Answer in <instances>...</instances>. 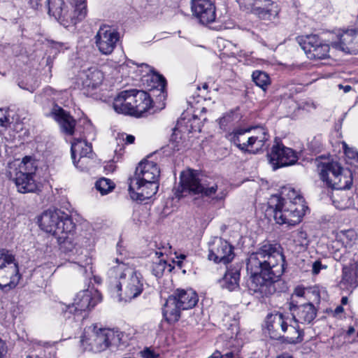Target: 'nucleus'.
I'll list each match as a JSON object with an SVG mask.
<instances>
[{
    "label": "nucleus",
    "mask_w": 358,
    "mask_h": 358,
    "mask_svg": "<svg viewBox=\"0 0 358 358\" xmlns=\"http://www.w3.org/2000/svg\"><path fill=\"white\" fill-rule=\"evenodd\" d=\"M285 256L276 245L266 243L261 245L247 259L249 292L258 299L273 294L276 292L275 285L285 271Z\"/></svg>",
    "instance_id": "1"
},
{
    "label": "nucleus",
    "mask_w": 358,
    "mask_h": 358,
    "mask_svg": "<svg viewBox=\"0 0 358 358\" xmlns=\"http://www.w3.org/2000/svg\"><path fill=\"white\" fill-rule=\"evenodd\" d=\"M38 223L42 230L52 234L57 238L65 252H71L73 255H76L73 260L80 267L83 273L87 272V266L92 269L90 266L92 259L88 257L87 250L78 247V243H74L73 231L76 224L69 215L59 209H48L41 214Z\"/></svg>",
    "instance_id": "2"
},
{
    "label": "nucleus",
    "mask_w": 358,
    "mask_h": 358,
    "mask_svg": "<svg viewBox=\"0 0 358 358\" xmlns=\"http://www.w3.org/2000/svg\"><path fill=\"white\" fill-rule=\"evenodd\" d=\"M117 265L108 272L110 286L115 292L119 301H130L143 290V278L141 273L115 259Z\"/></svg>",
    "instance_id": "3"
},
{
    "label": "nucleus",
    "mask_w": 358,
    "mask_h": 358,
    "mask_svg": "<svg viewBox=\"0 0 358 358\" xmlns=\"http://www.w3.org/2000/svg\"><path fill=\"white\" fill-rule=\"evenodd\" d=\"M160 170L157 163L141 162L133 177L129 179V194L134 201H143L154 196L159 188Z\"/></svg>",
    "instance_id": "4"
},
{
    "label": "nucleus",
    "mask_w": 358,
    "mask_h": 358,
    "mask_svg": "<svg viewBox=\"0 0 358 358\" xmlns=\"http://www.w3.org/2000/svg\"><path fill=\"white\" fill-rule=\"evenodd\" d=\"M287 198L273 195L268 201L267 212L273 213L279 224L295 225L299 223L305 214L304 200L294 189H289Z\"/></svg>",
    "instance_id": "5"
},
{
    "label": "nucleus",
    "mask_w": 358,
    "mask_h": 358,
    "mask_svg": "<svg viewBox=\"0 0 358 358\" xmlns=\"http://www.w3.org/2000/svg\"><path fill=\"white\" fill-rule=\"evenodd\" d=\"M37 165L31 157H24L21 162L15 160L8 166L7 176L22 194L35 192L38 185L34 179Z\"/></svg>",
    "instance_id": "6"
},
{
    "label": "nucleus",
    "mask_w": 358,
    "mask_h": 358,
    "mask_svg": "<svg viewBox=\"0 0 358 358\" xmlns=\"http://www.w3.org/2000/svg\"><path fill=\"white\" fill-rule=\"evenodd\" d=\"M180 183L184 190L190 194L200 195L201 197L212 198L217 201L224 200L227 196L224 189H220L217 184L206 177H200L194 171L182 173Z\"/></svg>",
    "instance_id": "7"
},
{
    "label": "nucleus",
    "mask_w": 358,
    "mask_h": 358,
    "mask_svg": "<svg viewBox=\"0 0 358 358\" xmlns=\"http://www.w3.org/2000/svg\"><path fill=\"white\" fill-rule=\"evenodd\" d=\"M291 319L282 313L275 312L268 314L265 320V326L271 338L279 340L285 337L286 341L292 344L301 343L303 341V331L299 329L298 324L293 326L288 324Z\"/></svg>",
    "instance_id": "8"
},
{
    "label": "nucleus",
    "mask_w": 358,
    "mask_h": 358,
    "mask_svg": "<svg viewBox=\"0 0 358 358\" xmlns=\"http://www.w3.org/2000/svg\"><path fill=\"white\" fill-rule=\"evenodd\" d=\"M198 295L192 289H177L166 299L162 308L163 316L169 323L179 320L181 310L194 308L198 302Z\"/></svg>",
    "instance_id": "9"
},
{
    "label": "nucleus",
    "mask_w": 358,
    "mask_h": 358,
    "mask_svg": "<svg viewBox=\"0 0 358 358\" xmlns=\"http://www.w3.org/2000/svg\"><path fill=\"white\" fill-rule=\"evenodd\" d=\"M20 278L15 256L6 249H0V289L7 292L15 288Z\"/></svg>",
    "instance_id": "10"
},
{
    "label": "nucleus",
    "mask_w": 358,
    "mask_h": 358,
    "mask_svg": "<svg viewBox=\"0 0 358 358\" xmlns=\"http://www.w3.org/2000/svg\"><path fill=\"white\" fill-rule=\"evenodd\" d=\"M66 3V0H47L49 15L57 20L71 22L73 24H76L85 18L87 10L80 11L74 7L73 2L69 3L70 6Z\"/></svg>",
    "instance_id": "11"
},
{
    "label": "nucleus",
    "mask_w": 358,
    "mask_h": 358,
    "mask_svg": "<svg viewBox=\"0 0 358 358\" xmlns=\"http://www.w3.org/2000/svg\"><path fill=\"white\" fill-rule=\"evenodd\" d=\"M101 301V294L96 289H85L78 292L71 305L59 303L58 308L63 313H72L76 315L94 308Z\"/></svg>",
    "instance_id": "12"
},
{
    "label": "nucleus",
    "mask_w": 358,
    "mask_h": 358,
    "mask_svg": "<svg viewBox=\"0 0 358 358\" xmlns=\"http://www.w3.org/2000/svg\"><path fill=\"white\" fill-rule=\"evenodd\" d=\"M241 8L250 13L262 20H271L275 17L278 11L273 7L274 2L272 0H236Z\"/></svg>",
    "instance_id": "13"
},
{
    "label": "nucleus",
    "mask_w": 358,
    "mask_h": 358,
    "mask_svg": "<svg viewBox=\"0 0 358 358\" xmlns=\"http://www.w3.org/2000/svg\"><path fill=\"white\" fill-rule=\"evenodd\" d=\"M268 158L273 170L294 164L298 160L296 152L282 143L273 145Z\"/></svg>",
    "instance_id": "14"
},
{
    "label": "nucleus",
    "mask_w": 358,
    "mask_h": 358,
    "mask_svg": "<svg viewBox=\"0 0 358 358\" xmlns=\"http://www.w3.org/2000/svg\"><path fill=\"white\" fill-rule=\"evenodd\" d=\"M48 104L43 106L45 115L56 120L65 134L73 135L76 126V120L73 117L54 101L48 100Z\"/></svg>",
    "instance_id": "15"
},
{
    "label": "nucleus",
    "mask_w": 358,
    "mask_h": 358,
    "mask_svg": "<svg viewBox=\"0 0 358 358\" xmlns=\"http://www.w3.org/2000/svg\"><path fill=\"white\" fill-rule=\"evenodd\" d=\"M208 259L215 263L227 264L234 257V246L222 238H215L209 244Z\"/></svg>",
    "instance_id": "16"
},
{
    "label": "nucleus",
    "mask_w": 358,
    "mask_h": 358,
    "mask_svg": "<svg viewBox=\"0 0 358 358\" xmlns=\"http://www.w3.org/2000/svg\"><path fill=\"white\" fill-rule=\"evenodd\" d=\"M119 33L109 26H101L95 36V43L103 55L111 54L119 41Z\"/></svg>",
    "instance_id": "17"
},
{
    "label": "nucleus",
    "mask_w": 358,
    "mask_h": 358,
    "mask_svg": "<svg viewBox=\"0 0 358 358\" xmlns=\"http://www.w3.org/2000/svg\"><path fill=\"white\" fill-rule=\"evenodd\" d=\"M298 301L292 300L289 303V310L292 320L296 324H310L316 317L317 310L310 302L298 304Z\"/></svg>",
    "instance_id": "18"
},
{
    "label": "nucleus",
    "mask_w": 358,
    "mask_h": 358,
    "mask_svg": "<svg viewBox=\"0 0 358 358\" xmlns=\"http://www.w3.org/2000/svg\"><path fill=\"white\" fill-rule=\"evenodd\" d=\"M191 9L201 24H207L215 20V7L210 0H192Z\"/></svg>",
    "instance_id": "19"
},
{
    "label": "nucleus",
    "mask_w": 358,
    "mask_h": 358,
    "mask_svg": "<svg viewBox=\"0 0 358 358\" xmlns=\"http://www.w3.org/2000/svg\"><path fill=\"white\" fill-rule=\"evenodd\" d=\"M338 41L332 42L331 45L343 52L358 54V30L347 29L338 34Z\"/></svg>",
    "instance_id": "20"
},
{
    "label": "nucleus",
    "mask_w": 358,
    "mask_h": 358,
    "mask_svg": "<svg viewBox=\"0 0 358 358\" xmlns=\"http://www.w3.org/2000/svg\"><path fill=\"white\" fill-rule=\"evenodd\" d=\"M94 352L106 350L110 346H118L122 340V333L109 329H100L96 331Z\"/></svg>",
    "instance_id": "21"
},
{
    "label": "nucleus",
    "mask_w": 358,
    "mask_h": 358,
    "mask_svg": "<svg viewBox=\"0 0 358 358\" xmlns=\"http://www.w3.org/2000/svg\"><path fill=\"white\" fill-rule=\"evenodd\" d=\"M132 91V116L142 117L147 115V113L152 114V100L150 95L143 90H131Z\"/></svg>",
    "instance_id": "22"
},
{
    "label": "nucleus",
    "mask_w": 358,
    "mask_h": 358,
    "mask_svg": "<svg viewBox=\"0 0 358 358\" xmlns=\"http://www.w3.org/2000/svg\"><path fill=\"white\" fill-rule=\"evenodd\" d=\"M82 86L86 93L92 95V91L99 88L103 80V73L96 66L83 70L80 74Z\"/></svg>",
    "instance_id": "23"
},
{
    "label": "nucleus",
    "mask_w": 358,
    "mask_h": 358,
    "mask_svg": "<svg viewBox=\"0 0 358 358\" xmlns=\"http://www.w3.org/2000/svg\"><path fill=\"white\" fill-rule=\"evenodd\" d=\"M249 132L250 137L247 145H250V150L257 153L266 146V143L270 138L267 129L262 126L250 127Z\"/></svg>",
    "instance_id": "24"
},
{
    "label": "nucleus",
    "mask_w": 358,
    "mask_h": 358,
    "mask_svg": "<svg viewBox=\"0 0 358 358\" xmlns=\"http://www.w3.org/2000/svg\"><path fill=\"white\" fill-rule=\"evenodd\" d=\"M71 158L73 164L78 166L77 163H83L86 157H90L92 152L91 144H88L81 138H74L71 148Z\"/></svg>",
    "instance_id": "25"
},
{
    "label": "nucleus",
    "mask_w": 358,
    "mask_h": 358,
    "mask_svg": "<svg viewBox=\"0 0 358 358\" xmlns=\"http://www.w3.org/2000/svg\"><path fill=\"white\" fill-rule=\"evenodd\" d=\"M132 91L124 90L118 94L114 99L113 107L115 112L132 116Z\"/></svg>",
    "instance_id": "26"
},
{
    "label": "nucleus",
    "mask_w": 358,
    "mask_h": 358,
    "mask_svg": "<svg viewBox=\"0 0 358 358\" xmlns=\"http://www.w3.org/2000/svg\"><path fill=\"white\" fill-rule=\"evenodd\" d=\"M249 137V127L247 129H236L227 136V139L243 152L255 154V152L250 150V145H247Z\"/></svg>",
    "instance_id": "27"
},
{
    "label": "nucleus",
    "mask_w": 358,
    "mask_h": 358,
    "mask_svg": "<svg viewBox=\"0 0 358 358\" xmlns=\"http://www.w3.org/2000/svg\"><path fill=\"white\" fill-rule=\"evenodd\" d=\"M343 167L337 162H327L318 164L321 180L329 187V182L340 172Z\"/></svg>",
    "instance_id": "28"
},
{
    "label": "nucleus",
    "mask_w": 358,
    "mask_h": 358,
    "mask_svg": "<svg viewBox=\"0 0 358 358\" xmlns=\"http://www.w3.org/2000/svg\"><path fill=\"white\" fill-rule=\"evenodd\" d=\"M329 182V187L338 190L350 189L352 184V174L349 169H341L337 176Z\"/></svg>",
    "instance_id": "29"
},
{
    "label": "nucleus",
    "mask_w": 358,
    "mask_h": 358,
    "mask_svg": "<svg viewBox=\"0 0 358 358\" xmlns=\"http://www.w3.org/2000/svg\"><path fill=\"white\" fill-rule=\"evenodd\" d=\"M339 285L343 289L355 288L358 286V277L355 268L348 266L343 267Z\"/></svg>",
    "instance_id": "30"
},
{
    "label": "nucleus",
    "mask_w": 358,
    "mask_h": 358,
    "mask_svg": "<svg viewBox=\"0 0 358 358\" xmlns=\"http://www.w3.org/2000/svg\"><path fill=\"white\" fill-rule=\"evenodd\" d=\"M333 203L335 207L339 210L354 208L355 204V195L350 196L347 192H341L334 196Z\"/></svg>",
    "instance_id": "31"
},
{
    "label": "nucleus",
    "mask_w": 358,
    "mask_h": 358,
    "mask_svg": "<svg viewBox=\"0 0 358 358\" xmlns=\"http://www.w3.org/2000/svg\"><path fill=\"white\" fill-rule=\"evenodd\" d=\"M240 271L237 269L228 270L222 281V287L233 291L239 285Z\"/></svg>",
    "instance_id": "32"
},
{
    "label": "nucleus",
    "mask_w": 358,
    "mask_h": 358,
    "mask_svg": "<svg viewBox=\"0 0 358 358\" xmlns=\"http://www.w3.org/2000/svg\"><path fill=\"white\" fill-rule=\"evenodd\" d=\"M150 79L151 82L154 83L150 91H152L153 92H155V90L159 91V96L160 97V99H164L166 97L165 89L166 86V80L165 78L162 75L155 72L152 75Z\"/></svg>",
    "instance_id": "33"
},
{
    "label": "nucleus",
    "mask_w": 358,
    "mask_h": 358,
    "mask_svg": "<svg viewBox=\"0 0 358 358\" xmlns=\"http://www.w3.org/2000/svg\"><path fill=\"white\" fill-rule=\"evenodd\" d=\"M252 78L256 85L262 88L264 91L266 90L267 87L271 83L268 75L264 71H255L252 74Z\"/></svg>",
    "instance_id": "34"
},
{
    "label": "nucleus",
    "mask_w": 358,
    "mask_h": 358,
    "mask_svg": "<svg viewBox=\"0 0 358 358\" xmlns=\"http://www.w3.org/2000/svg\"><path fill=\"white\" fill-rule=\"evenodd\" d=\"M297 41L301 49L304 51L306 55L310 54L311 49L314 46V43H317V35H309L305 36H300L297 38Z\"/></svg>",
    "instance_id": "35"
},
{
    "label": "nucleus",
    "mask_w": 358,
    "mask_h": 358,
    "mask_svg": "<svg viewBox=\"0 0 358 358\" xmlns=\"http://www.w3.org/2000/svg\"><path fill=\"white\" fill-rule=\"evenodd\" d=\"M96 338V334L95 331H91L90 333L85 332L84 336H82L80 339L81 345L85 350L94 352Z\"/></svg>",
    "instance_id": "36"
},
{
    "label": "nucleus",
    "mask_w": 358,
    "mask_h": 358,
    "mask_svg": "<svg viewBox=\"0 0 358 358\" xmlns=\"http://www.w3.org/2000/svg\"><path fill=\"white\" fill-rule=\"evenodd\" d=\"M292 238L296 246L305 249L308 245L307 234L302 229H297L292 233Z\"/></svg>",
    "instance_id": "37"
},
{
    "label": "nucleus",
    "mask_w": 358,
    "mask_h": 358,
    "mask_svg": "<svg viewBox=\"0 0 358 358\" xmlns=\"http://www.w3.org/2000/svg\"><path fill=\"white\" fill-rule=\"evenodd\" d=\"M95 187L102 195H105L114 189L115 184L111 180L102 178L96 182Z\"/></svg>",
    "instance_id": "38"
},
{
    "label": "nucleus",
    "mask_w": 358,
    "mask_h": 358,
    "mask_svg": "<svg viewBox=\"0 0 358 358\" xmlns=\"http://www.w3.org/2000/svg\"><path fill=\"white\" fill-rule=\"evenodd\" d=\"M329 45L322 41L320 46L316 49L313 50V55H308V58L310 59H325L329 57Z\"/></svg>",
    "instance_id": "39"
},
{
    "label": "nucleus",
    "mask_w": 358,
    "mask_h": 358,
    "mask_svg": "<svg viewBox=\"0 0 358 358\" xmlns=\"http://www.w3.org/2000/svg\"><path fill=\"white\" fill-rule=\"evenodd\" d=\"M167 263L164 259H159V257H157V260L156 262H153L150 266V271L156 278H161L166 268Z\"/></svg>",
    "instance_id": "40"
},
{
    "label": "nucleus",
    "mask_w": 358,
    "mask_h": 358,
    "mask_svg": "<svg viewBox=\"0 0 358 358\" xmlns=\"http://www.w3.org/2000/svg\"><path fill=\"white\" fill-rule=\"evenodd\" d=\"M183 142L181 141V137L178 136V134L176 131H174L173 134L171 135L169 147L173 150V151H178L182 149Z\"/></svg>",
    "instance_id": "41"
},
{
    "label": "nucleus",
    "mask_w": 358,
    "mask_h": 358,
    "mask_svg": "<svg viewBox=\"0 0 358 358\" xmlns=\"http://www.w3.org/2000/svg\"><path fill=\"white\" fill-rule=\"evenodd\" d=\"M8 113L7 110L0 109V126L4 128L8 127L12 122Z\"/></svg>",
    "instance_id": "42"
},
{
    "label": "nucleus",
    "mask_w": 358,
    "mask_h": 358,
    "mask_svg": "<svg viewBox=\"0 0 358 358\" xmlns=\"http://www.w3.org/2000/svg\"><path fill=\"white\" fill-rule=\"evenodd\" d=\"M234 121V113H230L224 115L220 119V125L222 129H225L226 127Z\"/></svg>",
    "instance_id": "43"
},
{
    "label": "nucleus",
    "mask_w": 358,
    "mask_h": 358,
    "mask_svg": "<svg viewBox=\"0 0 358 358\" xmlns=\"http://www.w3.org/2000/svg\"><path fill=\"white\" fill-rule=\"evenodd\" d=\"M357 235L353 230H348L343 233V241L347 239L348 241L347 244H350L352 242L356 240Z\"/></svg>",
    "instance_id": "44"
},
{
    "label": "nucleus",
    "mask_w": 358,
    "mask_h": 358,
    "mask_svg": "<svg viewBox=\"0 0 358 358\" xmlns=\"http://www.w3.org/2000/svg\"><path fill=\"white\" fill-rule=\"evenodd\" d=\"M327 268V266L326 265H322L320 260H317L313 264L312 272L313 274L317 275L320 272L321 269Z\"/></svg>",
    "instance_id": "45"
},
{
    "label": "nucleus",
    "mask_w": 358,
    "mask_h": 358,
    "mask_svg": "<svg viewBox=\"0 0 358 358\" xmlns=\"http://www.w3.org/2000/svg\"><path fill=\"white\" fill-rule=\"evenodd\" d=\"M85 1L86 0H66V1L69 2V3L73 2L74 7H76L80 11H83V10H86Z\"/></svg>",
    "instance_id": "46"
},
{
    "label": "nucleus",
    "mask_w": 358,
    "mask_h": 358,
    "mask_svg": "<svg viewBox=\"0 0 358 358\" xmlns=\"http://www.w3.org/2000/svg\"><path fill=\"white\" fill-rule=\"evenodd\" d=\"M305 294H306V289L303 287H297L295 288V289L294 291V293L292 296L291 301L294 300V296L303 297V296H305Z\"/></svg>",
    "instance_id": "47"
},
{
    "label": "nucleus",
    "mask_w": 358,
    "mask_h": 358,
    "mask_svg": "<svg viewBox=\"0 0 358 358\" xmlns=\"http://www.w3.org/2000/svg\"><path fill=\"white\" fill-rule=\"evenodd\" d=\"M18 85L20 88L26 90L30 92H34L36 89V85H28L27 84L25 85L24 82L19 83Z\"/></svg>",
    "instance_id": "48"
},
{
    "label": "nucleus",
    "mask_w": 358,
    "mask_h": 358,
    "mask_svg": "<svg viewBox=\"0 0 358 358\" xmlns=\"http://www.w3.org/2000/svg\"><path fill=\"white\" fill-rule=\"evenodd\" d=\"M143 356L144 358H157L158 355L150 350H145L143 352Z\"/></svg>",
    "instance_id": "49"
},
{
    "label": "nucleus",
    "mask_w": 358,
    "mask_h": 358,
    "mask_svg": "<svg viewBox=\"0 0 358 358\" xmlns=\"http://www.w3.org/2000/svg\"><path fill=\"white\" fill-rule=\"evenodd\" d=\"M135 137L132 135H127L126 136V143L131 144L134 142Z\"/></svg>",
    "instance_id": "50"
},
{
    "label": "nucleus",
    "mask_w": 358,
    "mask_h": 358,
    "mask_svg": "<svg viewBox=\"0 0 358 358\" xmlns=\"http://www.w3.org/2000/svg\"><path fill=\"white\" fill-rule=\"evenodd\" d=\"M322 42V41L317 36V43H314L315 45L313 47V49H311V52H310V54L308 55H313V50H315L316 49L318 46H320V45L321 44V43Z\"/></svg>",
    "instance_id": "51"
},
{
    "label": "nucleus",
    "mask_w": 358,
    "mask_h": 358,
    "mask_svg": "<svg viewBox=\"0 0 358 358\" xmlns=\"http://www.w3.org/2000/svg\"><path fill=\"white\" fill-rule=\"evenodd\" d=\"M344 310L342 306H338L336 308V309L334 310V315H338L341 313H343Z\"/></svg>",
    "instance_id": "52"
},
{
    "label": "nucleus",
    "mask_w": 358,
    "mask_h": 358,
    "mask_svg": "<svg viewBox=\"0 0 358 358\" xmlns=\"http://www.w3.org/2000/svg\"><path fill=\"white\" fill-rule=\"evenodd\" d=\"M339 87L343 88L345 93L349 92L352 90V87L350 85L343 86L342 85H339Z\"/></svg>",
    "instance_id": "53"
},
{
    "label": "nucleus",
    "mask_w": 358,
    "mask_h": 358,
    "mask_svg": "<svg viewBox=\"0 0 358 358\" xmlns=\"http://www.w3.org/2000/svg\"><path fill=\"white\" fill-rule=\"evenodd\" d=\"M355 328H354L353 327H352V326H351V327H350L348 328V331H347V334H348V336H350V335H352V334L355 332Z\"/></svg>",
    "instance_id": "54"
},
{
    "label": "nucleus",
    "mask_w": 358,
    "mask_h": 358,
    "mask_svg": "<svg viewBox=\"0 0 358 358\" xmlns=\"http://www.w3.org/2000/svg\"><path fill=\"white\" fill-rule=\"evenodd\" d=\"M3 353V344L1 341V340H0V358H2Z\"/></svg>",
    "instance_id": "55"
},
{
    "label": "nucleus",
    "mask_w": 358,
    "mask_h": 358,
    "mask_svg": "<svg viewBox=\"0 0 358 358\" xmlns=\"http://www.w3.org/2000/svg\"><path fill=\"white\" fill-rule=\"evenodd\" d=\"M355 204L354 206V209H356L358 210V194L355 195Z\"/></svg>",
    "instance_id": "56"
},
{
    "label": "nucleus",
    "mask_w": 358,
    "mask_h": 358,
    "mask_svg": "<svg viewBox=\"0 0 358 358\" xmlns=\"http://www.w3.org/2000/svg\"><path fill=\"white\" fill-rule=\"evenodd\" d=\"M348 299L347 296L342 297V299H341V304L342 305L347 304L348 303Z\"/></svg>",
    "instance_id": "57"
},
{
    "label": "nucleus",
    "mask_w": 358,
    "mask_h": 358,
    "mask_svg": "<svg viewBox=\"0 0 358 358\" xmlns=\"http://www.w3.org/2000/svg\"><path fill=\"white\" fill-rule=\"evenodd\" d=\"M277 358H293L292 356L286 354V355H282L280 356H278Z\"/></svg>",
    "instance_id": "58"
},
{
    "label": "nucleus",
    "mask_w": 358,
    "mask_h": 358,
    "mask_svg": "<svg viewBox=\"0 0 358 358\" xmlns=\"http://www.w3.org/2000/svg\"><path fill=\"white\" fill-rule=\"evenodd\" d=\"M345 154H346V155H348V157H351V158H353V157H354V156H353V155H352V156H350V154H349L348 151L346 149L345 150Z\"/></svg>",
    "instance_id": "59"
},
{
    "label": "nucleus",
    "mask_w": 358,
    "mask_h": 358,
    "mask_svg": "<svg viewBox=\"0 0 358 358\" xmlns=\"http://www.w3.org/2000/svg\"><path fill=\"white\" fill-rule=\"evenodd\" d=\"M61 22L62 24H63L64 25H66V27H68V24H66L67 22H62L61 20H59ZM68 23H71V22H69Z\"/></svg>",
    "instance_id": "60"
},
{
    "label": "nucleus",
    "mask_w": 358,
    "mask_h": 358,
    "mask_svg": "<svg viewBox=\"0 0 358 358\" xmlns=\"http://www.w3.org/2000/svg\"><path fill=\"white\" fill-rule=\"evenodd\" d=\"M47 64H48V65H50V57H48L47 58Z\"/></svg>",
    "instance_id": "61"
},
{
    "label": "nucleus",
    "mask_w": 358,
    "mask_h": 358,
    "mask_svg": "<svg viewBox=\"0 0 358 358\" xmlns=\"http://www.w3.org/2000/svg\"><path fill=\"white\" fill-rule=\"evenodd\" d=\"M155 254H156V255H158L159 254L160 255H162V252H156V253H155Z\"/></svg>",
    "instance_id": "62"
},
{
    "label": "nucleus",
    "mask_w": 358,
    "mask_h": 358,
    "mask_svg": "<svg viewBox=\"0 0 358 358\" xmlns=\"http://www.w3.org/2000/svg\"><path fill=\"white\" fill-rule=\"evenodd\" d=\"M206 87H207V85H206V84H205V85H203V88H206Z\"/></svg>",
    "instance_id": "63"
},
{
    "label": "nucleus",
    "mask_w": 358,
    "mask_h": 358,
    "mask_svg": "<svg viewBox=\"0 0 358 358\" xmlns=\"http://www.w3.org/2000/svg\"><path fill=\"white\" fill-rule=\"evenodd\" d=\"M357 337H358V331H357Z\"/></svg>",
    "instance_id": "64"
}]
</instances>
